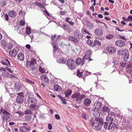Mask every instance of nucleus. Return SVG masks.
<instances>
[{
  "instance_id": "1",
  "label": "nucleus",
  "mask_w": 132,
  "mask_h": 132,
  "mask_svg": "<svg viewBox=\"0 0 132 132\" xmlns=\"http://www.w3.org/2000/svg\"><path fill=\"white\" fill-rule=\"evenodd\" d=\"M103 124L102 119L101 118H96L94 120L93 118H92L89 120V124L92 126L96 127L97 130L101 129V125H103Z\"/></svg>"
},
{
  "instance_id": "2",
  "label": "nucleus",
  "mask_w": 132,
  "mask_h": 132,
  "mask_svg": "<svg viewBox=\"0 0 132 132\" xmlns=\"http://www.w3.org/2000/svg\"><path fill=\"white\" fill-rule=\"evenodd\" d=\"M71 97L73 98H76V100L77 102L79 104L81 103L82 99L85 98V96L84 94L77 93L73 94Z\"/></svg>"
},
{
  "instance_id": "3",
  "label": "nucleus",
  "mask_w": 132,
  "mask_h": 132,
  "mask_svg": "<svg viewBox=\"0 0 132 132\" xmlns=\"http://www.w3.org/2000/svg\"><path fill=\"white\" fill-rule=\"evenodd\" d=\"M67 65L68 68L71 70L75 69L76 68V65L74 60L72 59H69L67 61Z\"/></svg>"
},
{
  "instance_id": "4",
  "label": "nucleus",
  "mask_w": 132,
  "mask_h": 132,
  "mask_svg": "<svg viewBox=\"0 0 132 132\" xmlns=\"http://www.w3.org/2000/svg\"><path fill=\"white\" fill-rule=\"evenodd\" d=\"M92 53V51L91 50H89L87 51L85 55L83 57V60L82 63V65L84 63V61L85 59H89Z\"/></svg>"
},
{
  "instance_id": "5",
  "label": "nucleus",
  "mask_w": 132,
  "mask_h": 132,
  "mask_svg": "<svg viewBox=\"0 0 132 132\" xmlns=\"http://www.w3.org/2000/svg\"><path fill=\"white\" fill-rule=\"evenodd\" d=\"M107 51L109 54H113L116 52V50L112 46H108L106 49Z\"/></svg>"
},
{
  "instance_id": "6",
  "label": "nucleus",
  "mask_w": 132,
  "mask_h": 132,
  "mask_svg": "<svg viewBox=\"0 0 132 132\" xmlns=\"http://www.w3.org/2000/svg\"><path fill=\"white\" fill-rule=\"evenodd\" d=\"M94 33L97 36H101L103 35V31L100 28H96L94 30Z\"/></svg>"
},
{
  "instance_id": "7",
  "label": "nucleus",
  "mask_w": 132,
  "mask_h": 132,
  "mask_svg": "<svg viewBox=\"0 0 132 132\" xmlns=\"http://www.w3.org/2000/svg\"><path fill=\"white\" fill-rule=\"evenodd\" d=\"M115 44L117 46L119 47H122L125 45V43L122 40H118L116 42Z\"/></svg>"
},
{
  "instance_id": "8",
  "label": "nucleus",
  "mask_w": 132,
  "mask_h": 132,
  "mask_svg": "<svg viewBox=\"0 0 132 132\" xmlns=\"http://www.w3.org/2000/svg\"><path fill=\"white\" fill-rule=\"evenodd\" d=\"M118 126L116 124L112 122L109 124L108 129L109 130L114 129L115 128L116 129L118 128Z\"/></svg>"
},
{
  "instance_id": "9",
  "label": "nucleus",
  "mask_w": 132,
  "mask_h": 132,
  "mask_svg": "<svg viewBox=\"0 0 132 132\" xmlns=\"http://www.w3.org/2000/svg\"><path fill=\"white\" fill-rule=\"evenodd\" d=\"M91 101L88 98H85L84 101V104L86 106H88L90 105Z\"/></svg>"
},
{
  "instance_id": "10",
  "label": "nucleus",
  "mask_w": 132,
  "mask_h": 132,
  "mask_svg": "<svg viewBox=\"0 0 132 132\" xmlns=\"http://www.w3.org/2000/svg\"><path fill=\"white\" fill-rule=\"evenodd\" d=\"M39 107V105H37L34 103L31 104L29 106V108L32 111L37 110Z\"/></svg>"
},
{
  "instance_id": "11",
  "label": "nucleus",
  "mask_w": 132,
  "mask_h": 132,
  "mask_svg": "<svg viewBox=\"0 0 132 132\" xmlns=\"http://www.w3.org/2000/svg\"><path fill=\"white\" fill-rule=\"evenodd\" d=\"M9 114H4L3 117V120L4 121H9L11 120V118L9 115Z\"/></svg>"
},
{
  "instance_id": "12",
  "label": "nucleus",
  "mask_w": 132,
  "mask_h": 132,
  "mask_svg": "<svg viewBox=\"0 0 132 132\" xmlns=\"http://www.w3.org/2000/svg\"><path fill=\"white\" fill-rule=\"evenodd\" d=\"M128 53V51L126 49H125L124 50H121L118 52V54L120 55H122L125 54H127Z\"/></svg>"
},
{
  "instance_id": "13",
  "label": "nucleus",
  "mask_w": 132,
  "mask_h": 132,
  "mask_svg": "<svg viewBox=\"0 0 132 132\" xmlns=\"http://www.w3.org/2000/svg\"><path fill=\"white\" fill-rule=\"evenodd\" d=\"M8 14L9 16L12 18L15 17L17 15V13L15 11H9L8 13Z\"/></svg>"
},
{
  "instance_id": "14",
  "label": "nucleus",
  "mask_w": 132,
  "mask_h": 132,
  "mask_svg": "<svg viewBox=\"0 0 132 132\" xmlns=\"http://www.w3.org/2000/svg\"><path fill=\"white\" fill-rule=\"evenodd\" d=\"M68 39L69 40L74 43H78L79 42V41L77 38L72 36H70L68 37Z\"/></svg>"
},
{
  "instance_id": "15",
  "label": "nucleus",
  "mask_w": 132,
  "mask_h": 132,
  "mask_svg": "<svg viewBox=\"0 0 132 132\" xmlns=\"http://www.w3.org/2000/svg\"><path fill=\"white\" fill-rule=\"evenodd\" d=\"M17 57L18 59L20 61H23L24 60V56L23 53H20L18 54Z\"/></svg>"
},
{
  "instance_id": "16",
  "label": "nucleus",
  "mask_w": 132,
  "mask_h": 132,
  "mask_svg": "<svg viewBox=\"0 0 132 132\" xmlns=\"http://www.w3.org/2000/svg\"><path fill=\"white\" fill-rule=\"evenodd\" d=\"M72 92V91L70 89H67L64 92L66 97H69L71 95Z\"/></svg>"
},
{
  "instance_id": "17",
  "label": "nucleus",
  "mask_w": 132,
  "mask_h": 132,
  "mask_svg": "<svg viewBox=\"0 0 132 132\" xmlns=\"http://www.w3.org/2000/svg\"><path fill=\"white\" fill-rule=\"evenodd\" d=\"M16 102L19 104H21L23 102V98L20 96H17L16 99Z\"/></svg>"
},
{
  "instance_id": "18",
  "label": "nucleus",
  "mask_w": 132,
  "mask_h": 132,
  "mask_svg": "<svg viewBox=\"0 0 132 132\" xmlns=\"http://www.w3.org/2000/svg\"><path fill=\"white\" fill-rule=\"evenodd\" d=\"M102 106V104L100 102H98L95 105L94 111H98Z\"/></svg>"
},
{
  "instance_id": "19",
  "label": "nucleus",
  "mask_w": 132,
  "mask_h": 132,
  "mask_svg": "<svg viewBox=\"0 0 132 132\" xmlns=\"http://www.w3.org/2000/svg\"><path fill=\"white\" fill-rule=\"evenodd\" d=\"M9 53L12 57H15L16 55L17 52L16 50L13 49L11 51H10Z\"/></svg>"
},
{
  "instance_id": "20",
  "label": "nucleus",
  "mask_w": 132,
  "mask_h": 132,
  "mask_svg": "<svg viewBox=\"0 0 132 132\" xmlns=\"http://www.w3.org/2000/svg\"><path fill=\"white\" fill-rule=\"evenodd\" d=\"M41 78L45 82H47L49 81V79L46 75H43L41 76Z\"/></svg>"
},
{
  "instance_id": "21",
  "label": "nucleus",
  "mask_w": 132,
  "mask_h": 132,
  "mask_svg": "<svg viewBox=\"0 0 132 132\" xmlns=\"http://www.w3.org/2000/svg\"><path fill=\"white\" fill-rule=\"evenodd\" d=\"M20 131L21 132H27V130H30V129L26 128L24 126H20Z\"/></svg>"
},
{
  "instance_id": "22",
  "label": "nucleus",
  "mask_w": 132,
  "mask_h": 132,
  "mask_svg": "<svg viewBox=\"0 0 132 132\" xmlns=\"http://www.w3.org/2000/svg\"><path fill=\"white\" fill-rule=\"evenodd\" d=\"M32 116L31 115H27L25 116L24 117L25 120L28 122L30 121L31 119Z\"/></svg>"
},
{
  "instance_id": "23",
  "label": "nucleus",
  "mask_w": 132,
  "mask_h": 132,
  "mask_svg": "<svg viewBox=\"0 0 132 132\" xmlns=\"http://www.w3.org/2000/svg\"><path fill=\"white\" fill-rule=\"evenodd\" d=\"M54 88V90L56 91H60L62 90L61 87L57 85H55Z\"/></svg>"
},
{
  "instance_id": "24",
  "label": "nucleus",
  "mask_w": 132,
  "mask_h": 132,
  "mask_svg": "<svg viewBox=\"0 0 132 132\" xmlns=\"http://www.w3.org/2000/svg\"><path fill=\"white\" fill-rule=\"evenodd\" d=\"M102 111L106 113L109 112L110 111V109L106 106H104L102 109Z\"/></svg>"
},
{
  "instance_id": "25",
  "label": "nucleus",
  "mask_w": 132,
  "mask_h": 132,
  "mask_svg": "<svg viewBox=\"0 0 132 132\" xmlns=\"http://www.w3.org/2000/svg\"><path fill=\"white\" fill-rule=\"evenodd\" d=\"M113 120V119L111 117H108L106 118V121L107 122H109V123L112 122Z\"/></svg>"
},
{
  "instance_id": "26",
  "label": "nucleus",
  "mask_w": 132,
  "mask_h": 132,
  "mask_svg": "<svg viewBox=\"0 0 132 132\" xmlns=\"http://www.w3.org/2000/svg\"><path fill=\"white\" fill-rule=\"evenodd\" d=\"M52 45L53 46V51L54 52H55L58 50V46L57 44L55 43H53Z\"/></svg>"
},
{
  "instance_id": "27",
  "label": "nucleus",
  "mask_w": 132,
  "mask_h": 132,
  "mask_svg": "<svg viewBox=\"0 0 132 132\" xmlns=\"http://www.w3.org/2000/svg\"><path fill=\"white\" fill-rule=\"evenodd\" d=\"M94 43H93L92 45L93 47H95L96 45H98L101 46V42L97 40H95L94 41Z\"/></svg>"
},
{
  "instance_id": "28",
  "label": "nucleus",
  "mask_w": 132,
  "mask_h": 132,
  "mask_svg": "<svg viewBox=\"0 0 132 132\" xmlns=\"http://www.w3.org/2000/svg\"><path fill=\"white\" fill-rule=\"evenodd\" d=\"M24 114H28L32 115V112L29 109H27L24 112Z\"/></svg>"
},
{
  "instance_id": "29",
  "label": "nucleus",
  "mask_w": 132,
  "mask_h": 132,
  "mask_svg": "<svg viewBox=\"0 0 132 132\" xmlns=\"http://www.w3.org/2000/svg\"><path fill=\"white\" fill-rule=\"evenodd\" d=\"M129 52L127 54H125L124 57V61L126 62H128V59L129 58Z\"/></svg>"
},
{
  "instance_id": "30",
  "label": "nucleus",
  "mask_w": 132,
  "mask_h": 132,
  "mask_svg": "<svg viewBox=\"0 0 132 132\" xmlns=\"http://www.w3.org/2000/svg\"><path fill=\"white\" fill-rule=\"evenodd\" d=\"M82 60L80 58H78L76 60V64L77 65H79L81 63Z\"/></svg>"
},
{
  "instance_id": "31",
  "label": "nucleus",
  "mask_w": 132,
  "mask_h": 132,
  "mask_svg": "<svg viewBox=\"0 0 132 132\" xmlns=\"http://www.w3.org/2000/svg\"><path fill=\"white\" fill-rule=\"evenodd\" d=\"M30 61H27L26 62L27 66L28 68H32L33 67Z\"/></svg>"
},
{
  "instance_id": "32",
  "label": "nucleus",
  "mask_w": 132,
  "mask_h": 132,
  "mask_svg": "<svg viewBox=\"0 0 132 132\" xmlns=\"http://www.w3.org/2000/svg\"><path fill=\"white\" fill-rule=\"evenodd\" d=\"M26 33L27 35L30 34L31 33V29L29 27H27L26 28Z\"/></svg>"
},
{
  "instance_id": "33",
  "label": "nucleus",
  "mask_w": 132,
  "mask_h": 132,
  "mask_svg": "<svg viewBox=\"0 0 132 132\" xmlns=\"http://www.w3.org/2000/svg\"><path fill=\"white\" fill-rule=\"evenodd\" d=\"M83 72L82 71L80 72V71L79 70H78L77 73V76L79 77H82V74Z\"/></svg>"
},
{
  "instance_id": "34",
  "label": "nucleus",
  "mask_w": 132,
  "mask_h": 132,
  "mask_svg": "<svg viewBox=\"0 0 132 132\" xmlns=\"http://www.w3.org/2000/svg\"><path fill=\"white\" fill-rule=\"evenodd\" d=\"M113 35H112L110 34H109L108 35H107L105 37L106 38L110 39H112L113 37Z\"/></svg>"
},
{
  "instance_id": "35",
  "label": "nucleus",
  "mask_w": 132,
  "mask_h": 132,
  "mask_svg": "<svg viewBox=\"0 0 132 132\" xmlns=\"http://www.w3.org/2000/svg\"><path fill=\"white\" fill-rule=\"evenodd\" d=\"M59 63H64L65 62V61L64 60V59L63 57L60 58L59 60Z\"/></svg>"
},
{
  "instance_id": "36",
  "label": "nucleus",
  "mask_w": 132,
  "mask_h": 132,
  "mask_svg": "<svg viewBox=\"0 0 132 132\" xmlns=\"http://www.w3.org/2000/svg\"><path fill=\"white\" fill-rule=\"evenodd\" d=\"M39 70L42 73H45V70L44 69L42 68L40 66L39 68Z\"/></svg>"
},
{
  "instance_id": "37",
  "label": "nucleus",
  "mask_w": 132,
  "mask_h": 132,
  "mask_svg": "<svg viewBox=\"0 0 132 132\" xmlns=\"http://www.w3.org/2000/svg\"><path fill=\"white\" fill-rule=\"evenodd\" d=\"M87 43L89 45L92 46L93 45H92V44L93 43V42L90 40L89 39H88L87 40Z\"/></svg>"
},
{
  "instance_id": "38",
  "label": "nucleus",
  "mask_w": 132,
  "mask_h": 132,
  "mask_svg": "<svg viewBox=\"0 0 132 132\" xmlns=\"http://www.w3.org/2000/svg\"><path fill=\"white\" fill-rule=\"evenodd\" d=\"M30 62L33 67H34V65L36 64V61L34 59H32Z\"/></svg>"
},
{
  "instance_id": "39",
  "label": "nucleus",
  "mask_w": 132,
  "mask_h": 132,
  "mask_svg": "<svg viewBox=\"0 0 132 132\" xmlns=\"http://www.w3.org/2000/svg\"><path fill=\"white\" fill-rule=\"evenodd\" d=\"M82 117L83 119L87 120L88 118V116L85 114H82Z\"/></svg>"
},
{
  "instance_id": "40",
  "label": "nucleus",
  "mask_w": 132,
  "mask_h": 132,
  "mask_svg": "<svg viewBox=\"0 0 132 132\" xmlns=\"http://www.w3.org/2000/svg\"><path fill=\"white\" fill-rule=\"evenodd\" d=\"M7 4V2L5 1H3L1 3V5L3 6H6Z\"/></svg>"
},
{
  "instance_id": "41",
  "label": "nucleus",
  "mask_w": 132,
  "mask_h": 132,
  "mask_svg": "<svg viewBox=\"0 0 132 132\" xmlns=\"http://www.w3.org/2000/svg\"><path fill=\"white\" fill-rule=\"evenodd\" d=\"M108 114H109V116H115L116 115V113L114 112H108Z\"/></svg>"
},
{
  "instance_id": "42",
  "label": "nucleus",
  "mask_w": 132,
  "mask_h": 132,
  "mask_svg": "<svg viewBox=\"0 0 132 132\" xmlns=\"http://www.w3.org/2000/svg\"><path fill=\"white\" fill-rule=\"evenodd\" d=\"M16 114H18L19 116H21L23 115L24 113L21 111H18L16 112Z\"/></svg>"
},
{
  "instance_id": "43",
  "label": "nucleus",
  "mask_w": 132,
  "mask_h": 132,
  "mask_svg": "<svg viewBox=\"0 0 132 132\" xmlns=\"http://www.w3.org/2000/svg\"><path fill=\"white\" fill-rule=\"evenodd\" d=\"M1 110L2 113L4 114H9V113L6 110L4 109H1Z\"/></svg>"
},
{
  "instance_id": "44",
  "label": "nucleus",
  "mask_w": 132,
  "mask_h": 132,
  "mask_svg": "<svg viewBox=\"0 0 132 132\" xmlns=\"http://www.w3.org/2000/svg\"><path fill=\"white\" fill-rule=\"evenodd\" d=\"M56 35H54L53 36H51V39L54 42H56L57 39H56L55 38H56Z\"/></svg>"
},
{
  "instance_id": "45",
  "label": "nucleus",
  "mask_w": 132,
  "mask_h": 132,
  "mask_svg": "<svg viewBox=\"0 0 132 132\" xmlns=\"http://www.w3.org/2000/svg\"><path fill=\"white\" fill-rule=\"evenodd\" d=\"M7 48L10 49L12 48L13 47V45L11 43H9L7 45Z\"/></svg>"
},
{
  "instance_id": "46",
  "label": "nucleus",
  "mask_w": 132,
  "mask_h": 132,
  "mask_svg": "<svg viewBox=\"0 0 132 132\" xmlns=\"http://www.w3.org/2000/svg\"><path fill=\"white\" fill-rule=\"evenodd\" d=\"M24 21L22 20H20L19 22V24L21 26H23L25 25Z\"/></svg>"
},
{
  "instance_id": "47",
  "label": "nucleus",
  "mask_w": 132,
  "mask_h": 132,
  "mask_svg": "<svg viewBox=\"0 0 132 132\" xmlns=\"http://www.w3.org/2000/svg\"><path fill=\"white\" fill-rule=\"evenodd\" d=\"M63 28L64 29H65L66 30H68L69 29L70 27L69 26H67L63 24Z\"/></svg>"
},
{
  "instance_id": "48",
  "label": "nucleus",
  "mask_w": 132,
  "mask_h": 132,
  "mask_svg": "<svg viewBox=\"0 0 132 132\" xmlns=\"http://www.w3.org/2000/svg\"><path fill=\"white\" fill-rule=\"evenodd\" d=\"M4 17L5 18V20L6 21H8L9 20V17L8 14H5L4 15Z\"/></svg>"
},
{
  "instance_id": "49",
  "label": "nucleus",
  "mask_w": 132,
  "mask_h": 132,
  "mask_svg": "<svg viewBox=\"0 0 132 132\" xmlns=\"http://www.w3.org/2000/svg\"><path fill=\"white\" fill-rule=\"evenodd\" d=\"M61 100H62V102L63 104H67V102L65 101V100H66L64 98H63Z\"/></svg>"
},
{
  "instance_id": "50",
  "label": "nucleus",
  "mask_w": 132,
  "mask_h": 132,
  "mask_svg": "<svg viewBox=\"0 0 132 132\" xmlns=\"http://www.w3.org/2000/svg\"><path fill=\"white\" fill-rule=\"evenodd\" d=\"M17 94L19 95V96H20L21 97H23V93L22 92L18 93Z\"/></svg>"
},
{
  "instance_id": "51",
  "label": "nucleus",
  "mask_w": 132,
  "mask_h": 132,
  "mask_svg": "<svg viewBox=\"0 0 132 132\" xmlns=\"http://www.w3.org/2000/svg\"><path fill=\"white\" fill-rule=\"evenodd\" d=\"M83 30L84 32L87 34L89 35H92L90 33H89L87 30L85 29H83Z\"/></svg>"
},
{
  "instance_id": "52",
  "label": "nucleus",
  "mask_w": 132,
  "mask_h": 132,
  "mask_svg": "<svg viewBox=\"0 0 132 132\" xmlns=\"http://www.w3.org/2000/svg\"><path fill=\"white\" fill-rule=\"evenodd\" d=\"M108 124L106 122H104V127L106 129H108Z\"/></svg>"
},
{
  "instance_id": "53",
  "label": "nucleus",
  "mask_w": 132,
  "mask_h": 132,
  "mask_svg": "<svg viewBox=\"0 0 132 132\" xmlns=\"http://www.w3.org/2000/svg\"><path fill=\"white\" fill-rule=\"evenodd\" d=\"M48 129L50 130H51L52 129V124L51 123H49L48 124Z\"/></svg>"
},
{
  "instance_id": "54",
  "label": "nucleus",
  "mask_w": 132,
  "mask_h": 132,
  "mask_svg": "<svg viewBox=\"0 0 132 132\" xmlns=\"http://www.w3.org/2000/svg\"><path fill=\"white\" fill-rule=\"evenodd\" d=\"M66 12V11H61L60 12V14L61 15H64L65 14Z\"/></svg>"
},
{
  "instance_id": "55",
  "label": "nucleus",
  "mask_w": 132,
  "mask_h": 132,
  "mask_svg": "<svg viewBox=\"0 0 132 132\" xmlns=\"http://www.w3.org/2000/svg\"><path fill=\"white\" fill-rule=\"evenodd\" d=\"M55 118L57 119H60V116L57 114L55 115Z\"/></svg>"
},
{
  "instance_id": "56",
  "label": "nucleus",
  "mask_w": 132,
  "mask_h": 132,
  "mask_svg": "<svg viewBox=\"0 0 132 132\" xmlns=\"http://www.w3.org/2000/svg\"><path fill=\"white\" fill-rule=\"evenodd\" d=\"M35 5L38 7H39L40 6L41 3L37 2H36L35 3Z\"/></svg>"
},
{
  "instance_id": "57",
  "label": "nucleus",
  "mask_w": 132,
  "mask_h": 132,
  "mask_svg": "<svg viewBox=\"0 0 132 132\" xmlns=\"http://www.w3.org/2000/svg\"><path fill=\"white\" fill-rule=\"evenodd\" d=\"M6 69L7 70H8L11 73H12V72L11 70V69L9 68V67H6Z\"/></svg>"
},
{
  "instance_id": "58",
  "label": "nucleus",
  "mask_w": 132,
  "mask_h": 132,
  "mask_svg": "<svg viewBox=\"0 0 132 132\" xmlns=\"http://www.w3.org/2000/svg\"><path fill=\"white\" fill-rule=\"evenodd\" d=\"M118 36L121 39H123L124 40H126L125 37L123 36H121L120 35H118Z\"/></svg>"
},
{
  "instance_id": "59",
  "label": "nucleus",
  "mask_w": 132,
  "mask_h": 132,
  "mask_svg": "<svg viewBox=\"0 0 132 132\" xmlns=\"http://www.w3.org/2000/svg\"><path fill=\"white\" fill-rule=\"evenodd\" d=\"M126 65V63H121V66L123 67L124 68Z\"/></svg>"
},
{
  "instance_id": "60",
  "label": "nucleus",
  "mask_w": 132,
  "mask_h": 132,
  "mask_svg": "<svg viewBox=\"0 0 132 132\" xmlns=\"http://www.w3.org/2000/svg\"><path fill=\"white\" fill-rule=\"evenodd\" d=\"M127 18L128 19V21H132V16H128Z\"/></svg>"
},
{
  "instance_id": "61",
  "label": "nucleus",
  "mask_w": 132,
  "mask_h": 132,
  "mask_svg": "<svg viewBox=\"0 0 132 132\" xmlns=\"http://www.w3.org/2000/svg\"><path fill=\"white\" fill-rule=\"evenodd\" d=\"M25 80L28 82L31 83H33V82L31 80L28 79L26 78L25 79Z\"/></svg>"
},
{
  "instance_id": "62",
  "label": "nucleus",
  "mask_w": 132,
  "mask_h": 132,
  "mask_svg": "<svg viewBox=\"0 0 132 132\" xmlns=\"http://www.w3.org/2000/svg\"><path fill=\"white\" fill-rule=\"evenodd\" d=\"M44 12H45V13L46 14H47V15L48 16H50V14L48 12V11H47V10H45L44 11Z\"/></svg>"
},
{
  "instance_id": "63",
  "label": "nucleus",
  "mask_w": 132,
  "mask_h": 132,
  "mask_svg": "<svg viewBox=\"0 0 132 132\" xmlns=\"http://www.w3.org/2000/svg\"><path fill=\"white\" fill-rule=\"evenodd\" d=\"M68 23L71 26H73L74 24L75 23L74 22L70 21H69Z\"/></svg>"
},
{
  "instance_id": "64",
  "label": "nucleus",
  "mask_w": 132,
  "mask_h": 132,
  "mask_svg": "<svg viewBox=\"0 0 132 132\" xmlns=\"http://www.w3.org/2000/svg\"><path fill=\"white\" fill-rule=\"evenodd\" d=\"M128 68H132V63H130L128 64Z\"/></svg>"
}]
</instances>
